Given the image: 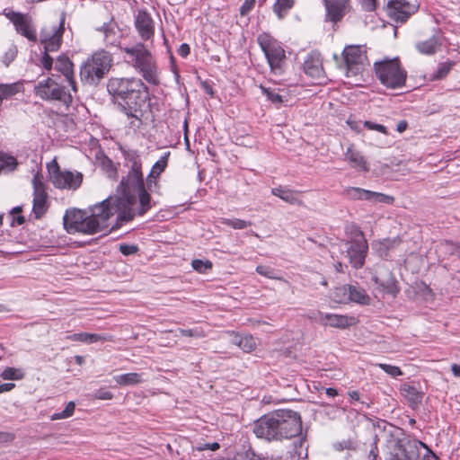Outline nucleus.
<instances>
[{
    "instance_id": "f257e3e1",
    "label": "nucleus",
    "mask_w": 460,
    "mask_h": 460,
    "mask_svg": "<svg viewBox=\"0 0 460 460\" xmlns=\"http://www.w3.org/2000/svg\"><path fill=\"white\" fill-rule=\"evenodd\" d=\"M122 197H109L90 208L66 210L63 217L68 234H94L109 227V219L117 214V226L131 221L135 216V192L145 187L143 174L128 172L120 182Z\"/></svg>"
},
{
    "instance_id": "f03ea898",
    "label": "nucleus",
    "mask_w": 460,
    "mask_h": 460,
    "mask_svg": "<svg viewBox=\"0 0 460 460\" xmlns=\"http://www.w3.org/2000/svg\"><path fill=\"white\" fill-rule=\"evenodd\" d=\"M107 91L120 111L139 125L149 106V92L143 81L137 77H112L108 80Z\"/></svg>"
},
{
    "instance_id": "7ed1b4c3",
    "label": "nucleus",
    "mask_w": 460,
    "mask_h": 460,
    "mask_svg": "<svg viewBox=\"0 0 460 460\" xmlns=\"http://www.w3.org/2000/svg\"><path fill=\"white\" fill-rule=\"evenodd\" d=\"M302 431L300 414L292 410H276L259 418L253 432L259 438L267 441L288 439Z\"/></svg>"
},
{
    "instance_id": "20e7f679",
    "label": "nucleus",
    "mask_w": 460,
    "mask_h": 460,
    "mask_svg": "<svg viewBox=\"0 0 460 460\" xmlns=\"http://www.w3.org/2000/svg\"><path fill=\"white\" fill-rule=\"evenodd\" d=\"M127 55V62L130 64L148 83L153 85L160 84L156 61L149 49L141 42L131 47H120Z\"/></svg>"
},
{
    "instance_id": "39448f33",
    "label": "nucleus",
    "mask_w": 460,
    "mask_h": 460,
    "mask_svg": "<svg viewBox=\"0 0 460 460\" xmlns=\"http://www.w3.org/2000/svg\"><path fill=\"white\" fill-rule=\"evenodd\" d=\"M111 53L101 50L88 58L80 67V79L84 84L97 85L112 66Z\"/></svg>"
},
{
    "instance_id": "423d86ee",
    "label": "nucleus",
    "mask_w": 460,
    "mask_h": 460,
    "mask_svg": "<svg viewBox=\"0 0 460 460\" xmlns=\"http://www.w3.org/2000/svg\"><path fill=\"white\" fill-rule=\"evenodd\" d=\"M426 444L410 435L402 434V438H395L387 444L385 460H419L420 448Z\"/></svg>"
},
{
    "instance_id": "0eeeda50",
    "label": "nucleus",
    "mask_w": 460,
    "mask_h": 460,
    "mask_svg": "<svg viewBox=\"0 0 460 460\" xmlns=\"http://www.w3.org/2000/svg\"><path fill=\"white\" fill-rule=\"evenodd\" d=\"M374 67L377 78L387 88L396 89L404 85L407 73L401 67L398 58L376 62Z\"/></svg>"
},
{
    "instance_id": "6e6552de",
    "label": "nucleus",
    "mask_w": 460,
    "mask_h": 460,
    "mask_svg": "<svg viewBox=\"0 0 460 460\" xmlns=\"http://www.w3.org/2000/svg\"><path fill=\"white\" fill-rule=\"evenodd\" d=\"M49 181L55 188L60 190H77L83 181V174L79 172L62 171L56 159L47 164Z\"/></svg>"
},
{
    "instance_id": "1a4fd4ad",
    "label": "nucleus",
    "mask_w": 460,
    "mask_h": 460,
    "mask_svg": "<svg viewBox=\"0 0 460 460\" xmlns=\"http://www.w3.org/2000/svg\"><path fill=\"white\" fill-rule=\"evenodd\" d=\"M35 94L44 101H57L68 108L73 98L66 87L51 77L40 81L34 87Z\"/></svg>"
},
{
    "instance_id": "9d476101",
    "label": "nucleus",
    "mask_w": 460,
    "mask_h": 460,
    "mask_svg": "<svg viewBox=\"0 0 460 460\" xmlns=\"http://www.w3.org/2000/svg\"><path fill=\"white\" fill-rule=\"evenodd\" d=\"M258 42L267 58L271 72L280 75L286 55L279 42L268 34L260 35Z\"/></svg>"
},
{
    "instance_id": "9b49d317",
    "label": "nucleus",
    "mask_w": 460,
    "mask_h": 460,
    "mask_svg": "<svg viewBox=\"0 0 460 460\" xmlns=\"http://www.w3.org/2000/svg\"><path fill=\"white\" fill-rule=\"evenodd\" d=\"M342 56L347 76L361 74L368 65L367 52L362 46H348Z\"/></svg>"
},
{
    "instance_id": "f8f14e48",
    "label": "nucleus",
    "mask_w": 460,
    "mask_h": 460,
    "mask_svg": "<svg viewBox=\"0 0 460 460\" xmlns=\"http://www.w3.org/2000/svg\"><path fill=\"white\" fill-rule=\"evenodd\" d=\"M347 257L354 269H361L368 252V243L362 231L356 230L351 241L348 242Z\"/></svg>"
},
{
    "instance_id": "ddd939ff",
    "label": "nucleus",
    "mask_w": 460,
    "mask_h": 460,
    "mask_svg": "<svg viewBox=\"0 0 460 460\" xmlns=\"http://www.w3.org/2000/svg\"><path fill=\"white\" fill-rule=\"evenodd\" d=\"M387 15L396 22H406L411 15L418 11L416 2L409 0H385Z\"/></svg>"
},
{
    "instance_id": "4468645a",
    "label": "nucleus",
    "mask_w": 460,
    "mask_h": 460,
    "mask_svg": "<svg viewBox=\"0 0 460 460\" xmlns=\"http://www.w3.org/2000/svg\"><path fill=\"white\" fill-rule=\"evenodd\" d=\"M33 206L32 212L37 219L40 218L49 208L48 193L43 182V177L37 172L32 179Z\"/></svg>"
},
{
    "instance_id": "2eb2a0df",
    "label": "nucleus",
    "mask_w": 460,
    "mask_h": 460,
    "mask_svg": "<svg viewBox=\"0 0 460 460\" xmlns=\"http://www.w3.org/2000/svg\"><path fill=\"white\" fill-rule=\"evenodd\" d=\"M3 14L13 24L16 31L31 41L37 40V35L31 28V20L27 14L19 12L4 9Z\"/></svg>"
},
{
    "instance_id": "dca6fc26",
    "label": "nucleus",
    "mask_w": 460,
    "mask_h": 460,
    "mask_svg": "<svg viewBox=\"0 0 460 460\" xmlns=\"http://www.w3.org/2000/svg\"><path fill=\"white\" fill-rule=\"evenodd\" d=\"M344 194L351 200H367L372 203L390 204L394 198L380 192H375L358 187H349L344 190Z\"/></svg>"
},
{
    "instance_id": "f3484780",
    "label": "nucleus",
    "mask_w": 460,
    "mask_h": 460,
    "mask_svg": "<svg viewBox=\"0 0 460 460\" xmlns=\"http://www.w3.org/2000/svg\"><path fill=\"white\" fill-rule=\"evenodd\" d=\"M304 72L313 79L319 80L320 83L325 78L323 67V58L320 52L313 50L309 52L304 61Z\"/></svg>"
},
{
    "instance_id": "a211bd4d",
    "label": "nucleus",
    "mask_w": 460,
    "mask_h": 460,
    "mask_svg": "<svg viewBox=\"0 0 460 460\" xmlns=\"http://www.w3.org/2000/svg\"><path fill=\"white\" fill-rule=\"evenodd\" d=\"M65 31V16L63 15L60 19V22L58 27H54L51 32H41V44L44 46V49L47 52L57 51L62 43L63 33Z\"/></svg>"
},
{
    "instance_id": "6ab92c4d",
    "label": "nucleus",
    "mask_w": 460,
    "mask_h": 460,
    "mask_svg": "<svg viewBox=\"0 0 460 460\" xmlns=\"http://www.w3.org/2000/svg\"><path fill=\"white\" fill-rule=\"evenodd\" d=\"M135 27L143 40H153L155 35V22L146 11L139 10L137 12L135 16Z\"/></svg>"
},
{
    "instance_id": "aec40b11",
    "label": "nucleus",
    "mask_w": 460,
    "mask_h": 460,
    "mask_svg": "<svg viewBox=\"0 0 460 460\" xmlns=\"http://www.w3.org/2000/svg\"><path fill=\"white\" fill-rule=\"evenodd\" d=\"M324 6L325 20L336 23L349 11L350 0H324Z\"/></svg>"
},
{
    "instance_id": "412c9836",
    "label": "nucleus",
    "mask_w": 460,
    "mask_h": 460,
    "mask_svg": "<svg viewBox=\"0 0 460 460\" xmlns=\"http://www.w3.org/2000/svg\"><path fill=\"white\" fill-rule=\"evenodd\" d=\"M373 280L387 294L396 296L399 293L397 280L393 272L386 268L380 267Z\"/></svg>"
},
{
    "instance_id": "4be33fe9",
    "label": "nucleus",
    "mask_w": 460,
    "mask_h": 460,
    "mask_svg": "<svg viewBox=\"0 0 460 460\" xmlns=\"http://www.w3.org/2000/svg\"><path fill=\"white\" fill-rule=\"evenodd\" d=\"M317 321L325 326H331L339 329H345L354 323V317H349L342 314H324L319 312Z\"/></svg>"
},
{
    "instance_id": "5701e85b",
    "label": "nucleus",
    "mask_w": 460,
    "mask_h": 460,
    "mask_svg": "<svg viewBox=\"0 0 460 460\" xmlns=\"http://www.w3.org/2000/svg\"><path fill=\"white\" fill-rule=\"evenodd\" d=\"M55 69L66 77V81L72 87V90L76 92L77 86L74 78L73 63L71 60L65 55L59 56L57 58Z\"/></svg>"
},
{
    "instance_id": "b1692460",
    "label": "nucleus",
    "mask_w": 460,
    "mask_h": 460,
    "mask_svg": "<svg viewBox=\"0 0 460 460\" xmlns=\"http://www.w3.org/2000/svg\"><path fill=\"white\" fill-rule=\"evenodd\" d=\"M170 156V152L164 153V155L155 163L153 165L150 173L146 178V185L149 190H152V185L155 186L157 184V178L159 175L165 170L168 164V158Z\"/></svg>"
},
{
    "instance_id": "393cba45",
    "label": "nucleus",
    "mask_w": 460,
    "mask_h": 460,
    "mask_svg": "<svg viewBox=\"0 0 460 460\" xmlns=\"http://www.w3.org/2000/svg\"><path fill=\"white\" fill-rule=\"evenodd\" d=\"M71 341H81L88 344L96 343V342H103V341H111L112 336L108 333H88V332H80L74 333L68 337Z\"/></svg>"
},
{
    "instance_id": "a878e982",
    "label": "nucleus",
    "mask_w": 460,
    "mask_h": 460,
    "mask_svg": "<svg viewBox=\"0 0 460 460\" xmlns=\"http://www.w3.org/2000/svg\"><path fill=\"white\" fill-rule=\"evenodd\" d=\"M401 393L407 400L409 406L412 409L418 408L421 403L424 394L419 391L416 387L404 384L402 385Z\"/></svg>"
},
{
    "instance_id": "bb28decb",
    "label": "nucleus",
    "mask_w": 460,
    "mask_h": 460,
    "mask_svg": "<svg viewBox=\"0 0 460 460\" xmlns=\"http://www.w3.org/2000/svg\"><path fill=\"white\" fill-rule=\"evenodd\" d=\"M346 160L349 161L353 168L360 171L367 172L368 166L364 156L352 146L348 147L345 154Z\"/></svg>"
},
{
    "instance_id": "cd10ccee",
    "label": "nucleus",
    "mask_w": 460,
    "mask_h": 460,
    "mask_svg": "<svg viewBox=\"0 0 460 460\" xmlns=\"http://www.w3.org/2000/svg\"><path fill=\"white\" fill-rule=\"evenodd\" d=\"M231 342L242 349L244 352H251L256 348V342L252 335L232 333Z\"/></svg>"
},
{
    "instance_id": "c85d7f7f",
    "label": "nucleus",
    "mask_w": 460,
    "mask_h": 460,
    "mask_svg": "<svg viewBox=\"0 0 460 460\" xmlns=\"http://www.w3.org/2000/svg\"><path fill=\"white\" fill-rule=\"evenodd\" d=\"M441 42L438 36L433 35L429 40L417 42L415 47L417 50L424 55H433L440 47Z\"/></svg>"
},
{
    "instance_id": "c756f323",
    "label": "nucleus",
    "mask_w": 460,
    "mask_h": 460,
    "mask_svg": "<svg viewBox=\"0 0 460 460\" xmlns=\"http://www.w3.org/2000/svg\"><path fill=\"white\" fill-rule=\"evenodd\" d=\"M125 160L127 166L129 167L128 172L143 174L142 173V161L141 157L137 151H128L125 154Z\"/></svg>"
},
{
    "instance_id": "7c9ffc66",
    "label": "nucleus",
    "mask_w": 460,
    "mask_h": 460,
    "mask_svg": "<svg viewBox=\"0 0 460 460\" xmlns=\"http://www.w3.org/2000/svg\"><path fill=\"white\" fill-rule=\"evenodd\" d=\"M114 381L119 385L128 386V385H136L144 381L143 374L141 373H127L122 375H118L113 377Z\"/></svg>"
},
{
    "instance_id": "2f4dec72",
    "label": "nucleus",
    "mask_w": 460,
    "mask_h": 460,
    "mask_svg": "<svg viewBox=\"0 0 460 460\" xmlns=\"http://www.w3.org/2000/svg\"><path fill=\"white\" fill-rule=\"evenodd\" d=\"M345 289L348 290L349 300L362 305L368 304L369 296L363 288L354 285H348Z\"/></svg>"
},
{
    "instance_id": "473e14b6",
    "label": "nucleus",
    "mask_w": 460,
    "mask_h": 460,
    "mask_svg": "<svg viewBox=\"0 0 460 460\" xmlns=\"http://www.w3.org/2000/svg\"><path fill=\"white\" fill-rule=\"evenodd\" d=\"M271 193L272 195L279 197L287 203L292 205L301 203V200L296 197V192L291 190L277 187L271 190Z\"/></svg>"
},
{
    "instance_id": "72a5a7b5",
    "label": "nucleus",
    "mask_w": 460,
    "mask_h": 460,
    "mask_svg": "<svg viewBox=\"0 0 460 460\" xmlns=\"http://www.w3.org/2000/svg\"><path fill=\"white\" fill-rule=\"evenodd\" d=\"M137 197L138 198L140 206L137 215L143 216L151 208V197L145 187L135 192V202L137 201Z\"/></svg>"
},
{
    "instance_id": "f704fd0d",
    "label": "nucleus",
    "mask_w": 460,
    "mask_h": 460,
    "mask_svg": "<svg viewBox=\"0 0 460 460\" xmlns=\"http://www.w3.org/2000/svg\"><path fill=\"white\" fill-rule=\"evenodd\" d=\"M295 0H276L273 12L279 20H282L294 6Z\"/></svg>"
},
{
    "instance_id": "c9c22d12",
    "label": "nucleus",
    "mask_w": 460,
    "mask_h": 460,
    "mask_svg": "<svg viewBox=\"0 0 460 460\" xmlns=\"http://www.w3.org/2000/svg\"><path fill=\"white\" fill-rule=\"evenodd\" d=\"M453 66L454 63L451 61L438 64L437 70L432 75H430V80L435 81L443 79L450 72Z\"/></svg>"
},
{
    "instance_id": "e433bc0d",
    "label": "nucleus",
    "mask_w": 460,
    "mask_h": 460,
    "mask_svg": "<svg viewBox=\"0 0 460 460\" xmlns=\"http://www.w3.org/2000/svg\"><path fill=\"white\" fill-rule=\"evenodd\" d=\"M18 54V49L13 43L9 44L7 49L1 58V61L5 67H8L10 64L16 58Z\"/></svg>"
},
{
    "instance_id": "4c0bfd02",
    "label": "nucleus",
    "mask_w": 460,
    "mask_h": 460,
    "mask_svg": "<svg viewBox=\"0 0 460 460\" xmlns=\"http://www.w3.org/2000/svg\"><path fill=\"white\" fill-rule=\"evenodd\" d=\"M221 223L225 226H230L234 229H244L252 225L251 222L239 219V218H223Z\"/></svg>"
},
{
    "instance_id": "58836bf2",
    "label": "nucleus",
    "mask_w": 460,
    "mask_h": 460,
    "mask_svg": "<svg viewBox=\"0 0 460 460\" xmlns=\"http://www.w3.org/2000/svg\"><path fill=\"white\" fill-rule=\"evenodd\" d=\"M1 377L5 380H20L23 377V372L18 368L6 367L1 373Z\"/></svg>"
},
{
    "instance_id": "ea45409f",
    "label": "nucleus",
    "mask_w": 460,
    "mask_h": 460,
    "mask_svg": "<svg viewBox=\"0 0 460 460\" xmlns=\"http://www.w3.org/2000/svg\"><path fill=\"white\" fill-rule=\"evenodd\" d=\"M75 404L74 402H69L66 408L60 411V412H57V413H54L52 416H51V420H62V419H66V418H69L73 415L74 411H75Z\"/></svg>"
},
{
    "instance_id": "a19ab883",
    "label": "nucleus",
    "mask_w": 460,
    "mask_h": 460,
    "mask_svg": "<svg viewBox=\"0 0 460 460\" xmlns=\"http://www.w3.org/2000/svg\"><path fill=\"white\" fill-rule=\"evenodd\" d=\"M262 93L267 97L272 103L279 105L283 102V97L274 90L261 85Z\"/></svg>"
},
{
    "instance_id": "79ce46f5",
    "label": "nucleus",
    "mask_w": 460,
    "mask_h": 460,
    "mask_svg": "<svg viewBox=\"0 0 460 460\" xmlns=\"http://www.w3.org/2000/svg\"><path fill=\"white\" fill-rule=\"evenodd\" d=\"M191 266L199 273H206L208 270L212 269L213 264L208 260L203 261L196 259L192 261Z\"/></svg>"
},
{
    "instance_id": "37998d69",
    "label": "nucleus",
    "mask_w": 460,
    "mask_h": 460,
    "mask_svg": "<svg viewBox=\"0 0 460 460\" xmlns=\"http://www.w3.org/2000/svg\"><path fill=\"white\" fill-rule=\"evenodd\" d=\"M256 272L269 279H280V278L277 276V271L270 266L259 265L256 267Z\"/></svg>"
},
{
    "instance_id": "c03bdc74",
    "label": "nucleus",
    "mask_w": 460,
    "mask_h": 460,
    "mask_svg": "<svg viewBox=\"0 0 460 460\" xmlns=\"http://www.w3.org/2000/svg\"><path fill=\"white\" fill-rule=\"evenodd\" d=\"M178 332L181 336L186 337L202 338L206 335L205 332L199 327L192 329H179Z\"/></svg>"
},
{
    "instance_id": "a18cd8bd",
    "label": "nucleus",
    "mask_w": 460,
    "mask_h": 460,
    "mask_svg": "<svg viewBox=\"0 0 460 460\" xmlns=\"http://www.w3.org/2000/svg\"><path fill=\"white\" fill-rule=\"evenodd\" d=\"M376 366L380 367L382 370H384L387 375L393 377H397L402 375V372L399 367L384 363L376 364Z\"/></svg>"
},
{
    "instance_id": "49530a36",
    "label": "nucleus",
    "mask_w": 460,
    "mask_h": 460,
    "mask_svg": "<svg viewBox=\"0 0 460 460\" xmlns=\"http://www.w3.org/2000/svg\"><path fill=\"white\" fill-rule=\"evenodd\" d=\"M102 166L109 177L113 178L117 175V170L110 158L104 157L102 161Z\"/></svg>"
},
{
    "instance_id": "de8ad7c7",
    "label": "nucleus",
    "mask_w": 460,
    "mask_h": 460,
    "mask_svg": "<svg viewBox=\"0 0 460 460\" xmlns=\"http://www.w3.org/2000/svg\"><path fill=\"white\" fill-rule=\"evenodd\" d=\"M119 252L125 255H133L138 252V246L135 244L120 243L119 247Z\"/></svg>"
},
{
    "instance_id": "09e8293b",
    "label": "nucleus",
    "mask_w": 460,
    "mask_h": 460,
    "mask_svg": "<svg viewBox=\"0 0 460 460\" xmlns=\"http://www.w3.org/2000/svg\"><path fill=\"white\" fill-rule=\"evenodd\" d=\"M92 397L98 400H111L113 394L105 388H100L93 394Z\"/></svg>"
},
{
    "instance_id": "8fccbe9b",
    "label": "nucleus",
    "mask_w": 460,
    "mask_h": 460,
    "mask_svg": "<svg viewBox=\"0 0 460 460\" xmlns=\"http://www.w3.org/2000/svg\"><path fill=\"white\" fill-rule=\"evenodd\" d=\"M441 245L444 246L448 252H450V253L460 257V244L454 243L449 241H445L443 243H441Z\"/></svg>"
},
{
    "instance_id": "3c124183",
    "label": "nucleus",
    "mask_w": 460,
    "mask_h": 460,
    "mask_svg": "<svg viewBox=\"0 0 460 460\" xmlns=\"http://www.w3.org/2000/svg\"><path fill=\"white\" fill-rule=\"evenodd\" d=\"M255 0H245L240 7V14L242 16L247 15L254 7Z\"/></svg>"
},
{
    "instance_id": "603ef678",
    "label": "nucleus",
    "mask_w": 460,
    "mask_h": 460,
    "mask_svg": "<svg viewBox=\"0 0 460 460\" xmlns=\"http://www.w3.org/2000/svg\"><path fill=\"white\" fill-rule=\"evenodd\" d=\"M219 447H220V446H219V444L217 442L200 443L197 447V450H199V451H204V450L216 451V450L219 449Z\"/></svg>"
},
{
    "instance_id": "864d4df0",
    "label": "nucleus",
    "mask_w": 460,
    "mask_h": 460,
    "mask_svg": "<svg viewBox=\"0 0 460 460\" xmlns=\"http://www.w3.org/2000/svg\"><path fill=\"white\" fill-rule=\"evenodd\" d=\"M41 65L46 70H50L53 66V58L49 55V52L44 51V55L41 58Z\"/></svg>"
},
{
    "instance_id": "5fc2aeb1",
    "label": "nucleus",
    "mask_w": 460,
    "mask_h": 460,
    "mask_svg": "<svg viewBox=\"0 0 460 460\" xmlns=\"http://www.w3.org/2000/svg\"><path fill=\"white\" fill-rule=\"evenodd\" d=\"M364 126L371 130H376L378 132L386 133V128L381 124L374 123L371 121H365Z\"/></svg>"
},
{
    "instance_id": "6e6d98bb",
    "label": "nucleus",
    "mask_w": 460,
    "mask_h": 460,
    "mask_svg": "<svg viewBox=\"0 0 460 460\" xmlns=\"http://www.w3.org/2000/svg\"><path fill=\"white\" fill-rule=\"evenodd\" d=\"M362 7L367 12H372L376 7V0H362Z\"/></svg>"
},
{
    "instance_id": "4d7b16f0",
    "label": "nucleus",
    "mask_w": 460,
    "mask_h": 460,
    "mask_svg": "<svg viewBox=\"0 0 460 460\" xmlns=\"http://www.w3.org/2000/svg\"><path fill=\"white\" fill-rule=\"evenodd\" d=\"M348 395L351 401L359 402L362 406L369 407V404L360 401V394L358 391H349Z\"/></svg>"
},
{
    "instance_id": "13d9d810",
    "label": "nucleus",
    "mask_w": 460,
    "mask_h": 460,
    "mask_svg": "<svg viewBox=\"0 0 460 460\" xmlns=\"http://www.w3.org/2000/svg\"><path fill=\"white\" fill-rule=\"evenodd\" d=\"M425 449V454H423L421 460H438V457L437 455L426 445V447H423Z\"/></svg>"
},
{
    "instance_id": "bf43d9fd",
    "label": "nucleus",
    "mask_w": 460,
    "mask_h": 460,
    "mask_svg": "<svg viewBox=\"0 0 460 460\" xmlns=\"http://www.w3.org/2000/svg\"><path fill=\"white\" fill-rule=\"evenodd\" d=\"M177 52L181 57L186 58L190 52V48L189 44L182 43L180 45Z\"/></svg>"
},
{
    "instance_id": "052dcab7",
    "label": "nucleus",
    "mask_w": 460,
    "mask_h": 460,
    "mask_svg": "<svg viewBox=\"0 0 460 460\" xmlns=\"http://www.w3.org/2000/svg\"><path fill=\"white\" fill-rule=\"evenodd\" d=\"M14 436L9 432H0V443H7L13 441Z\"/></svg>"
},
{
    "instance_id": "680f3d73",
    "label": "nucleus",
    "mask_w": 460,
    "mask_h": 460,
    "mask_svg": "<svg viewBox=\"0 0 460 460\" xmlns=\"http://www.w3.org/2000/svg\"><path fill=\"white\" fill-rule=\"evenodd\" d=\"M15 385L13 383H4L0 385V394L11 391Z\"/></svg>"
},
{
    "instance_id": "e2e57ef3",
    "label": "nucleus",
    "mask_w": 460,
    "mask_h": 460,
    "mask_svg": "<svg viewBox=\"0 0 460 460\" xmlns=\"http://www.w3.org/2000/svg\"><path fill=\"white\" fill-rule=\"evenodd\" d=\"M378 453L376 446L372 447L369 451L368 460H377Z\"/></svg>"
},
{
    "instance_id": "0e129e2a",
    "label": "nucleus",
    "mask_w": 460,
    "mask_h": 460,
    "mask_svg": "<svg viewBox=\"0 0 460 460\" xmlns=\"http://www.w3.org/2000/svg\"><path fill=\"white\" fill-rule=\"evenodd\" d=\"M407 127H408L407 121L406 120H401L397 124L396 130L398 132H400V133H402L403 131L406 130Z\"/></svg>"
},
{
    "instance_id": "69168bd1",
    "label": "nucleus",
    "mask_w": 460,
    "mask_h": 460,
    "mask_svg": "<svg viewBox=\"0 0 460 460\" xmlns=\"http://www.w3.org/2000/svg\"><path fill=\"white\" fill-rule=\"evenodd\" d=\"M102 31H103L104 35H105V40L111 44H113L114 42L113 41H110L109 38H110V35L114 33V31L111 30V29H109V28H102Z\"/></svg>"
},
{
    "instance_id": "338daca9",
    "label": "nucleus",
    "mask_w": 460,
    "mask_h": 460,
    "mask_svg": "<svg viewBox=\"0 0 460 460\" xmlns=\"http://www.w3.org/2000/svg\"><path fill=\"white\" fill-rule=\"evenodd\" d=\"M325 394L329 397H335L338 395V391L335 388L329 387V388H325Z\"/></svg>"
},
{
    "instance_id": "774afa93",
    "label": "nucleus",
    "mask_w": 460,
    "mask_h": 460,
    "mask_svg": "<svg viewBox=\"0 0 460 460\" xmlns=\"http://www.w3.org/2000/svg\"><path fill=\"white\" fill-rule=\"evenodd\" d=\"M452 373L455 376L460 377V366L457 364H453L451 366Z\"/></svg>"
}]
</instances>
